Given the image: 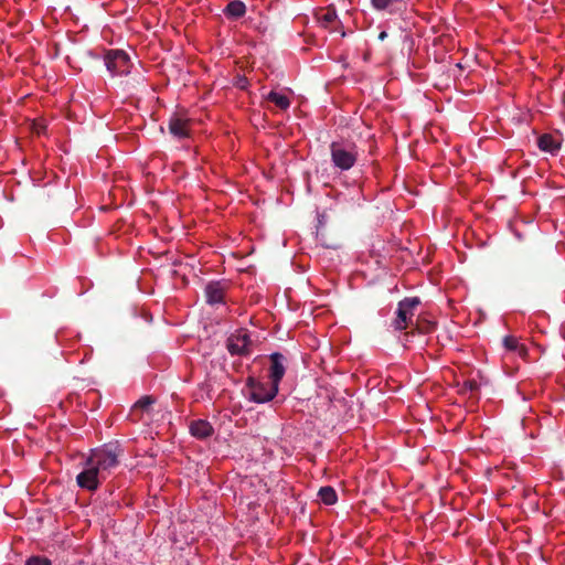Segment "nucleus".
Here are the masks:
<instances>
[{
  "label": "nucleus",
  "mask_w": 565,
  "mask_h": 565,
  "mask_svg": "<svg viewBox=\"0 0 565 565\" xmlns=\"http://www.w3.org/2000/svg\"><path fill=\"white\" fill-rule=\"evenodd\" d=\"M122 450L119 445L106 444L100 448L93 449L87 459L107 477V473L119 465Z\"/></svg>",
  "instance_id": "nucleus-1"
},
{
  "label": "nucleus",
  "mask_w": 565,
  "mask_h": 565,
  "mask_svg": "<svg viewBox=\"0 0 565 565\" xmlns=\"http://www.w3.org/2000/svg\"><path fill=\"white\" fill-rule=\"evenodd\" d=\"M333 166L341 171L350 170L358 160V148L353 142L333 141L330 145Z\"/></svg>",
  "instance_id": "nucleus-2"
},
{
  "label": "nucleus",
  "mask_w": 565,
  "mask_h": 565,
  "mask_svg": "<svg viewBox=\"0 0 565 565\" xmlns=\"http://www.w3.org/2000/svg\"><path fill=\"white\" fill-rule=\"evenodd\" d=\"M419 303L418 297L405 298L398 302L396 318L392 322L395 330L402 331L414 326L413 317Z\"/></svg>",
  "instance_id": "nucleus-3"
},
{
  "label": "nucleus",
  "mask_w": 565,
  "mask_h": 565,
  "mask_svg": "<svg viewBox=\"0 0 565 565\" xmlns=\"http://www.w3.org/2000/svg\"><path fill=\"white\" fill-rule=\"evenodd\" d=\"M104 60L107 70L114 76L129 74L132 66L129 55L122 50H109Z\"/></svg>",
  "instance_id": "nucleus-4"
},
{
  "label": "nucleus",
  "mask_w": 565,
  "mask_h": 565,
  "mask_svg": "<svg viewBox=\"0 0 565 565\" xmlns=\"http://www.w3.org/2000/svg\"><path fill=\"white\" fill-rule=\"evenodd\" d=\"M249 398L255 403H266L271 401L278 393L279 386L271 382L263 383L253 377L247 380Z\"/></svg>",
  "instance_id": "nucleus-5"
},
{
  "label": "nucleus",
  "mask_w": 565,
  "mask_h": 565,
  "mask_svg": "<svg viewBox=\"0 0 565 565\" xmlns=\"http://www.w3.org/2000/svg\"><path fill=\"white\" fill-rule=\"evenodd\" d=\"M105 479L106 476L86 459L83 470L76 476V483L79 488L93 492L98 489L100 481Z\"/></svg>",
  "instance_id": "nucleus-6"
},
{
  "label": "nucleus",
  "mask_w": 565,
  "mask_h": 565,
  "mask_svg": "<svg viewBox=\"0 0 565 565\" xmlns=\"http://www.w3.org/2000/svg\"><path fill=\"white\" fill-rule=\"evenodd\" d=\"M252 345L253 342L246 330H238L226 340V349L231 355H249L252 353Z\"/></svg>",
  "instance_id": "nucleus-7"
},
{
  "label": "nucleus",
  "mask_w": 565,
  "mask_h": 565,
  "mask_svg": "<svg viewBox=\"0 0 565 565\" xmlns=\"http://www.w3.org/2000/svg\"><path fill=\"white\" fill-rule=\"evenodd\" d=\"M269 359H270V367H269L270 382L274 384H277V386H279V383L286 372V367H285L286 359L279 352L271 353Z\"/></svg>",
  "instance_id": "nucleus-8"
},
{
  "label": "nucleus",
  "mask_w": 565,
  "mask_h": 565,
  "mask_svg": "<svg viewBox=\"0 0 565 565\" xmlns=\"http://www.w3.org/2000/svg\"><path fill=\"white\" fill-rule=\"evenodd\" d=\"M169 132L178 138L184 139L189 137V120L178 115H172L168 122Z\"/></svg>",
  "instance_id": "nucleus-9"
},
{
  "label": "nucleus",
  "mask_w": 565,
  "mask_h": 565,
  "mask_svg": "<svg viewBox=\"0 0 565 565\" xmlns=\"http://www.w3.org/2000/svg\"><path fill=\"white\" fill-rule=\"evenodd\" d=\"M189 430L198 439H205L214 434L213 426L205 419L192 420L189 425Z\"/></svg>",
  "instance_id": "nucleus-10"
},
{
  "label": "nucleus",
  "mask_w": 565,
  "mask_h": 565,
  "mask_svg": "<svg viewBox=\"0 0 565 565\" xmlns=\"http://www.w3.org/2000/svg\"><path fill=\"white\" fill-rule=\"evenodd\" d=\"M205 297L210 305L222 303L224 300V288L221 282H210L205 287Z\"/></svg>",
  "instance_id": "nucleus-11"
},
{
  "label": "nucleus",
  "mask_w": 565,
  "mask_h": 565,
  "mask_svg": "<svg viewBox=\"0 0 565 565\" xmlns=\"http://www.w3.org/2000/svg\"><path fill=\"white\" fill-rule=\"evenodd\" d=\"M150 254L157 258H164L167 263H163L162 265H171L173 267H181L183 265V259L180 255H178V249H174V254L171 249H166L162 253H153L151 249H149Z\"/></svg>",
  "instance_id": "nucleus-12"
},
{
  "label": "nucleus",
  "mask_w": 565,
  "mask_h": 565,
  "mask_svg": "<svg viewBox=\"0 0 565 565\" xmlns=\"http://www.w3.org/2000/svg\"><path fill=\"white\" fill-rule=\"evenodd\" d=\"M537 146L541 150L550 152L552 154L559 150V142L550 134H544L539 137Z\"/></svg>",
  "instance_id": "nucleus-13"
},
{
  "label": "nucleus",
  "mask_w": 565,
  "mask_h": 565,
  "mask_svg": "<svg viewBox=\"0 0 565 565\" xmlns=\"http://www.w3.org/2000/svg\"><path fill=\"white\" fill-rule=\"evenodd\" d=\"M246 13V6L241 0L231 1L224 9V14L227 18L239 19Z\"/></svg>",
  "instance_id": "nucleus-14"
},
{
  "label": "nucleus",
  "mask_w": 565,
  "mask_h": 565,
  "mask_svg": "<svg viewBox=\"0 0 565 565\" xmlns=\"http://www.w3.org/2000/svg\"><path fill=\"white\" fill-rule=\"evenodd\" d=\"M436 323L434 321H430L425 318H417L416 322L413 326V329L411 332H407L405 335L408 337L409 334L419 333V334H427L435 330Z\"/></svg>",
  "instance_id": "nucleus-15"
},
{
  "label": "nucleus",
  "mask_w": 565,
  "mask_h": 565,
  "mask_svg": "<svg viewBox=\"0 0 565 565\" xmlns=\"http://www.w3.org/2000/svg\"><path fill=\"white\" fill-rule=\"evenodd\" d=\"M503 345L507 350L516 352L522 358H525L527 354V349L525 345L520 344L518 339L512 335H507L503 338Z\"/></svg>",
  "instance_id": "nucleus-16"
},
{
  "label": "nucleus",
  "mask_w": 565,
  "mask_h": 565,
  "mask_svg": "<svg viewBox=\"0 0 565 565\" xmlns=\"http://www.w3.org/2000/svg\"><path fill=\"white\" fill-rule=\"evenodd\" d=\"M318 495L321 501L328 505L334 504L338 500L335 490L330 486L321 487Z\"/></svg>",
  "instance_id": "nucleus-17"
},
{
  "label": "nucleus",
  "mask_w": 565,
  "mask_h": 565,
  "mask_svg": "<svg viewBox=\"0 0 565 565\" xmlns=\"http://www.w3.org/2000/svg\"><path fill=\"white\" fill-rule=\"evenodd\" d=\"M267 99L271 103H274L278 108L286 110L290 106V100L286 95L278 94L274 90H271L267 95Z\"/></svg>",
  "instance_id": "nucleus-18"
},
{
  "label": "nucleus",
  "mask_w": 565,
  "mask_h": 565,
  "mask_svg": "<svg viewBox=\"0 0 565 565\" xmlns=\"http://www.w3.org/2000/svg\"><path fill=\"white\" fill-rule=\"evenodd\" d=\"M403 0H371L372 6L376 10H386L391 9L392 7L402 3Z\"/></svg>",
  "instance_id": "nucleus-19"
},
{
  "label": "nucleus",
  "mask_w": 565,
  "mask_h": 565,
  "mask_svg": "<svg viewBox=\"0 0 565 565\" xmlns=\"http://www.w3.org/2000/svg\"><path fill=\"white\" fill-rule=\"evenodd\" d=\"M154 398L152 396L146 395L142 396L139 401H137L134 405V409L149 411L150 406L154 404Z\"/></svg>",
  "instance_id": "nucleus-20"
},
{
  "label": "nucleus",
  "mask_w": 565,
  "mask_h": 565,
  "mask_svg": "<svg viewBox=\"0 0 565 565\" xmlns=\"http://www.w3.org/2000/svg\"><path fill=\"white\" fill-rule=\"evenodd\" d=\"M321 24L328 28L337 20V12L333 8H328L326 12L319 18Z\"/></svg>",
  "instance_id": "nucleus-21"
},
{
  "label": "nucleus",
  "mask_w": 565,
  "mask_h": 565,
  "mask_svg": "<svg viewBox=\"0 0 565 565\" xmlns=\"http://www.w3.org/2000/svg\"><path fill=\"white\" fill-rule=\"evenodd\" d=\"M24 565H52V562L47 557L33 555L25 561Z\"/></svg>",
  "instance_id": "nucleus-22"
},
{
  "label": "nucleus",
  "mask_w": 565,
  "mask_h": 565,
  "mask_svg": "<svg viewBox=\"0 0 565 565\" xmlns=\"http://www.w3.org/2000/svg\"><path fill=\"white\" fill-rule=\"evenodd\" d=\"M478 388H479V384L473 380L466 381L462 385V392L473 393V392L478 391Z\"/></svg>",
  "instance_id": "nucleus-23"
},
{
  "label": "nucleus",
  "mask_w": 565,
  "mask_h": 565,
  "mask_svg": "<svg viewBox=\"0 0 565 565\" xmlns=\"http://www.w3.org/2000/svg\"><path fill=\"white\" fill-rule=\"evenodd\" d=\"M387 38V33L385 31L380 32L377 39L380 41H384Z\"/></svg>",
  "instance_id": "nucleus-24"
},
{
  "label": "nucleus",
  "mask_w": 565,
  "mask_h": 565,
  "mask_svg": "<svg viewBox=\"0 0 565 565\" xmlns=\"http://www.w3.org/2000/svg\"><path fill=\"white\" fill-rule=\"evenodd\" d=\"M230 255H231L232 257H234V258L239 256L236 252H233V250L231 252V254H230Z\"/></svg>",
  "instance_id": "nucleus-25"
},
{
  "label": "nucleus",
  "mask_w": 565,
  "mask_h": 565,
  "mask_svg": "<svg viewBox=\"0 0 565 565\" xmlns=\"http://www.w3.org/2000/svg\"><path fill=\"white\" fill-rule=\"evenodd\" d=\"M243 82H245V79L241 78V82H239L241 88H244Z\"/></svg>",
  "instance_id": "nucleus-26"
},
{
  "label": "nucleus",
  "mask_w": 565,
  "mask_h": 565,
  "mask_svg": "<svg viewBox=\"0 0 565 565\" xmlns=\"http://www.w3.org/2000/svg\"><path fill=\"white\" fill-rule=\"evenodd\" d=\"M243 82H245V79L241 78V82H239L241 88H244Z\"/></svg>",
  "instance_id": "nucleus-27"
},
{
  "label": "nucleus",
  "mask_w": 565,
  "mask_h": 565,
  "mask_svg": "<svg viewBox=\"0 0 565 565\" xmlns=\"http://www.w3.org/2000/svg\"><path fill=\"white\" fill-rule=\"evenodd\" d=\"M243 82H245V79L241 78V82H239L241 88H244Z\"/></svg>",
  "instance_id": "nucleus-28"
}]
</instances>
